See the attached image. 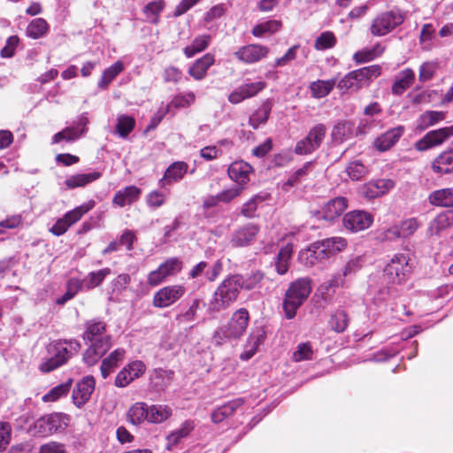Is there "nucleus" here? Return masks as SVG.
Masks as SVG:
<instances>
[{
	"label": "nucleus",
	"instance_id": "nucleus-52",
	"mask_svg": "<svg viewBox=\"0 0 453 453\" xmlns=\"http://www.w3.org/2000/svg\"><path fill=\"white\" fill-rule=\"evenodd\" d=\"M48 24L45 19L37 18L33 19L27 28V36L33 39H38L43 36L48 31Z\"/></svg>",
	"mask_w": 453,
	"mask_h": 453
},
{
	"label": "nucleus",
	"instance_id": "nucleus-27",
	"mask_svg": "<svg viewBox=\"0 0 453 453\" xmlns=\"http://www.w3.org/2000/svg\"><path fill=\"white\" fill-rule=\"evenodd\" d=\"M434 173L449 174L453 173V149L440 153L431 163Z\"/></svg>",
	"mask_w": 453,
	"mask_h": 453
},
{
	"label": "nucleus",
	"instance_id": "nucleus-57",
	"mask_svg": "<svg viewBox=\"0 0 453 453\" xmlns=\"http://www.w3.org/2000/svg\"><path fill=\"white\" fill-rule=\"evenodd\" d=\"M71 388V381L59 384L51 388L47 394L42 396V401L45 403L55 402L60 397L65 395Z\"/></svg>",
	"mask_w": 453,
	"mask_h": 453
},
{
	"label": "nucleus",
	"instance_id": "nucleus-38",
	"mask_svg": "<svg viewBox=\"0 0 453 453\" xmlns=\"http://www.w3.org/2000/svg\"><path fill=\"white\" fill-rule=\"evenodd\" d=\"M415 79V73L413 70L406 68L403 70L396 77L395 81L392 86V92L395 95L403 94L407 88H409L413 83Z\"/></svg>",
	"mask_w": 453,
	"mask_h": 453
},
{
	"label": "nucleus",
	"instance_id": "nucleus-7",
	"mask_svg": "<svg viewBox=\"0 0 453 453\" xmlns=\"http://www.w3.org/2000/svg\"><path fill=\"white\" fill-rule=\"evenodd\" d=\"M404 21L403 14L396 10H391L378 14L372 21L370 32L373 36H384Z\"/></svg>",
	"mask_w": 453,
	"mask_h": 453
},
{
	"label": "nucleus",
	"instance_id": "nucleus-46",
	"mask_svg": "<svg viewBox=\"0 0 453 453\" xmlns=\"http://www.w3.org/2000/svg\"><path fill=\"white\" fill-rule=\"evenodd\" d=\"M124 70L121 61H117L103 72L97 86L100 89H106L109 84Z\"/></svg>",
	"mask_w": 453,
	"mask_h": 453
},
{
	"label": "nucleus",
	"instance_id": "nucleus-42",
	"mask_svg": "<svg viewBox=\"0 0 453 453\" xmlns=\"http://www.w3.org/2000/svg\"><path fill=\"white\" fill-rule=\"evenodd\" d=\"M429 202L435 206H453V187L432 192L429 196Z\"/></svg>",
	"mask_w": 453,
	"mask_h": 453
},
{
	"label": "nucleus",
	"instance_id": "nucleus-45",
	"mask_svg": "<svg viewBox=\"0 0 453 453\" xmlns=\"http://www.w3.org/2000/svg\"><path fill=\"white\" fill-rule=\"evenodd\" d=\"M384 50L385 47L382 46L380 43H377L372 48H365L361 50L357 51L353 55V59L357 64L369 62L381 56Z\"/></svg>",
	"mask_w": 453,
	"mask_h": 453
},
{
	"label": "nucleus",
	"instance_id": "nucleus-64",
	"mask_svg": "<svg viewBox=\"0 0 453 453\" xmlns=\"http://www.w3.org/2000/svg\"><path fill=\"white\" fill-rule=\"evenodd\" d=\"M312 349L310 343H301L298 345L297 349L293 353V360L301 362L303 360H310L312 357Z\"/></svg>",
	"mask_w": 453,
	"mask_h": 453
},
{
	"label": "nucleus",
	"instance_id": "nucleus-12",
	"mask_svg": "<svg viewBox=\"0 0 453 453\" xmlns=\"http://www.w3.org/2000/svg\"><path fill=\"white\" fill-rule=\"evenodd\" d=\"M373 222V216L365 211H352L345 214L343 225L346 229L357 233L369 228Z\"/></svg>",
	"mask_w": 453,
	"mask_h": 453
},
{
	"label": "nucleus",
	"instance_id": "nucleus-58",
	"mask_svg": "<svg viewBox=\"0 0 453 453\" xmlns=\"http://www.w3.org/2000/svg\"><path fill=\"white\" fill-rule=\"evenodd\" d=\"M336 43L334 35L330 31L323 32L317 37L314 47L318 50H325L333 48Z\"/></svg>",
	"mask_w": 453,
	"mask_h": 453
},
{
	"label": "nucleus",
	"instance_id": "nucleus-41",
	"mask_svg": "<svg viewBox=\"0 0 453 453\" xmlns=\"http://www.w3.org/2000/svg\"><path fill=\"white\" fill-rule=\"evenodd\" d=\"M292 254L293 245L290 243L280 250L275 261V268L279 274L283 275L288 271Z\"/></svg>",
	"mask_w": 453,
	"mask_h": 453
},
{
	"label": "nucleus",
	"instance_id": "nucleus-2",
	"mask_svg": "<svg viewBox=\"0 0 453 453\" xmlns=\"http://www.w3.org/2000/svg\"><path fill=\"white\" fill-rule=\"evenodd\" d=\"M250 314L245 308L234 311L229 321L221 326L213 334V340L218 344L225 341L236 340L243 335L249 326Z\"/></svg>",
	"mask_w": 453,
	"mask_h": 453
},
{
	"label": "nucleus",
	"instance_id": "nucleus-22",
	"mask_svg": "<svg viewBox=\"0 0 453 453\" xmlns=\"http://www.w3.org/2000/svg\"><path fill=\"white\" fill-rule=\"evenodd\" d=\"M405 132L403 126H397L380 135L374 142L375 148L380 151H387L392 148Z\"/></svg>",
	"mask_w": 453,
	"mask_h": 453
},
{
	"label": "nucleus",
	"instance_id": "nucleus-9",
	"mask_svg": "<svg viewBox=\"0 0 453 453\" xmlns=\"http://www.w3.org/2000/svg\"><path fill=\"white\" fill-rule=\"evenodd\" d=\"M181 269L182 262L180 260L176 257L169 258L148 274L147 283L151 287L158 286L166 278L179 273Z\"/></svg>",
	"mask_w": 453,
	"mask_h": 453
},
{
	"label": "nucleus",
	"instance_id": "nucleus-23",
	"mask_svg": "<svg viewBox=\"0 0 453 453\" xmlns=\"http://www.w3.org/2000/svg\"><path fill=\"white\" fill-rule=\"evenodd\" d=\"M222 271V263L220 261H217L214 265L209 268L208 264L206 262H200L196 265L189 272L188 277L191 279H196L202 274H204V277L208 281H214L218 276L220 274Z\"/></svg>",
	"mask_w": 453,
	"mask_h": 453
},
{
	"label": "nucleus",
	"instance_id": "nucleus-48",
	"mask_svg": "<svg viewBox=\"0 0 453 453\" xmlns=\"http://www.w3.org/2000/svg\"><path fill=\"white\" fill-rule=\"evenodd\" d=\"M336 84L335 79L327 81L318 80L310 85L311 95L315 98H322L327 96Z\"/></svg>",
	"mask_w": 453,
	"mask_h": 453
},
{
	"label": "nucleus",
	"instance_id": "nucleus-3",
	"mask_svg": "<svg viewBox=\"0 0 453 453\" xmlns=\"http://www.w3.org/2000/svg\"><path fill=\"white\" fill-rule=\"evenodd\" d=\"M242 287L243 280L239 275L225 279L213 294L211 309L216 311L226 309L237 299Z\"/></svg>",
	"mask_w": 453,
	"mask_h": 453
},
{
	"label": "nucleus",
	"instance_id": "nucleus-8",
	"mask_svg": "<svg viewBox=\"0 0 453 453\" xmlns=\"http://www.w3.org/2000/svg\"><path fill=\"white\" fill-rule=\"evenodd\" d=\"M326 134L324 124L319 123L313 126L307 135L298 141L295 147V152L298 155H308L318 150L322 144Z\"/></svg>",
	"mask_w": 453,
	"mask_h": 453
},
{
	"label": "nucleus",
	"instance_id": "nucleus-19",
	"mask_svg": "<svg viewBox=\"0 0 453 453\" xmlns=\"http://www.w3.org/2000/svg\"><path fill=\"white\" fill-rule=\"evenodd\" d=\"M349 201L346 197L337 196L328 200L322 207L324 219L332 221L339 218L348 208Z\"/></svg>",
	"mask_w": 453,
	"mask_h": 453
},
{
	"label": "nucleus",
	"instance_id": "nucleus-24",
	"mask_svg": "<svg viewBox=\"0 0 453 453\" xmlns=\"http://www.w3.org/2000/svg\"><path fill=\"white\" fill-rule=\"evenodd\" d=\"M88 124V119L81 116L78 119L77 127H66L61 132L57 133L52 139V143H58L63 140L71 142L78 139L84 132L85 126Z\"/></svg>",
	"mask_w": 453,
	"mask_h": 453
},
{
	"label": "nucleus",
	"instance_id": "nucleus-36",
	"mask_svg": "<svg viewBox=\"0 0 453 453\" xmlns=\"http://www.w3.org/2000/svg\"><path fill=\"white\" fill-rule=\"evenodd\" d=\"M242 399H235L219 407L211 413V420L214 423H220L225 418L232 416L235 411L242 405Z\"/></svg>",
	"mask_w": 453,
	"mask_h": 453
},
{
	"label": "nucleus",
	"instance_id": "nucleus-63",
	"mask_svg": "<svg viewBox=\"0 0 453 453\" xmlns=\"http://www.w3.org/2000/svg\"><path fill=\"white\" fill-rule=\"evenodd\" d=\"M12 426L9 422H0V452L6 449L11 442Z\"/></svg>",
	"mask_w": 453,
	"mask_h": 453
},
{
	"label": "nucleus",
	"instance_id": "nucleus-20",
	"mask_svg": "<svg viewBox=\"0 0 453 453\" xmlns=\"http://www.w3.org/2000/svg\"><path fill=\"white\" fill-rule=\"evenodd\" d=\"M395 186L393 180L389 179H381L375 181H371L362 187V196L372 199L384 196L390 191Z\"/></svg>",
	"mask_w": 453,
	"mask_h": 453
},
{
	"label": "nucleus",
	"instance_id": "nucleus-60",
	"mask_svg": "<svg viewBox=\"0 0 453 453\" xmlns=\"http://www.w3.org/2000/svg\"><path fill=\"white\" fill-rule=\"evenodd\" d=\"M196 101V95L193 92L186 94H178L171 101V105L175 108H187L192 105Z\"/></svg>",
	"mask_w": 453,
	"mask_h": 453
},
{
	"label": "nucleus",
	"instance_id": "nucleus-51",
	"mask_svg": "<svg viewBox=\"0 0 453 453\" xmlns=\"http://www.w3.org/2000/svg\"><path fill=\"white\" fill-rule=\"evenodd\" d=\"M111 273L110 268H104L96 272L89 273L85 279H83L84 288L92 289L99 286L104 280Z\"/></svg>",
	"mask_w": 453,
	"mask_h": 453
},
{
	"label": "nucleus",
	"instance_id": "nucleus-1",
	"mask_svg": "<svg viewBox=\"0 0 453 453\" xmlns=\"http://www.w3.org/2000/svg\"><path fill=\"white\" fill-rule=\"evenodd\" d=\"M48 357L39 366L42 372H50L64 365L72 356L81 349V343L75 339L51 341L46 347Z\"/></svg>",
	"mask_w": 453,
	"mask_h": 453
},
{
	"label": "nucleus",
	"instance_id": "nucleus-47",
	"mask_svg": "<svg viewBox=\"0 0 453 453\" xmlns=\"http://www.w3.org/2000/svg\"><path fill=\"white\" fill-rule=\"evenodd\" d=\"M165 4L163 0H156L147 4L143 8L146 20L151 24H157L160 19V13L165 9Z\"/></svg>",
	"mask_w": 453,
	"mask_h": 453
},
{
	"label": "nucleus",
	"instance_id": "nucleus-10",
	"mask_svg": "<svg viewBox=\"0 0 453 453\" xmlns=\"http://www.w3.org/2000/svg\"><path fill=\"white\" fill-rule=\"evenodd\" d=\"M186 293V288L180 284L168 285L158 291L153 296V306L159 309H164L171 306L179 301Z\"/></svg>",
	"mask_w": 453,
	"mask_h": 453
},
{
	"label": "nucleus",
	"instance_id": "nucleus-26",
	"mask_svg": "<svg viewBox=\"0 0 453 453\" xmlns=\"http://www.w3.org/2000/svg\"><path fill=\"white\" fill-rule=\"evenodd\" d=\"M258 231L257 226L248 224L234 233L231 242L235 247L249 245L255 239Z\"/></svg>",
	"mask_w": 453,
	"mask_h": 453
},
{
	"label": "nucleus",
	"instance_id": "nucleus-40",
	"mask_svg": "<svg viewBox=\"0 0 453 453\" xmlns=\"http://www.w3.org/2000/svg\"><path fill=\"white\" fill-rule=\"evenodd\" d=\"M101 173L98 172H92L88 173H78L68 177L65 184L68 188H76L84 187L99 179Z\"/></svg>",
	"mask_w": 453,
	"mask_h": 453
},
{
	"label": "nucleus",
	"instance_id": "nucleus-56",
	"mask_svg": "<svg viewBox=\"0 0 453 453\" xmlns=\"http://www.w3.org/2000/svg\"><path fill=\"white\" fill-rule=\"evenodd\" d=\"M135 120L134 118L127 115H121L118 118L116 129L119 136L127 137L134 128Z\"/></svg>",
	"mask_w": 453,
	"mask_h": 453
},
{
	"label": "nucleus",
	"instance_id": "nucleus-21",
	"mask_svg": "<svg viewBox=\"0 0 453 453\" xmlns=\"http://www.w3.org/2000/svg\"><path fill=\"white\" fill-rule=\"evenodd\" d=\"M251 171V165L241 160L233 162L227 169V173L229 178L238 184V187L244 188L250 180Z\"/></svg>",
	"mask_w": 453,
	"mask_h": 453
},
{
	"label": "nucleus",
	"instance_id": "nucleus-17",
	"mask_svg": "<svg viewBox=\"0 0 453 453\" xmlns=\"http://www.w3.org/2000/svg\"><path fill=\"white\" fill-rule=\"evenodd\" d=\"M96 381L92 376H87L78 382L73 391V402L78 407H82L89 399L95 389Z\"/></svg>",
	"mask_w": 453,
	"mask_h": 453
},
{
	"label": "nucleus",
	"instance_id": "nucleus-50",
	"mask_svg": "<svg viewBox=\"0 0 453 453\" xmlns=\"http://www.w3.org/2000/svg\"><path fill=\"white\" fill-rule=\"evenodd\" d=\"M211 39L210 35H202L196 37L190 45L184 48L185 56L192 58L195 54L204 50L209 46Z\"/></svg>",
	"mask_w": 453,
	"mask_h": 453
},
{
	"label": "nucleus",
	"instance_id": "nucleus-25",
	"mask_svg": "<svg viewBox=\"0 0 453 453\" xmlns=\"http://www.w3.org/2000/svg\"><path fill=\"white\" fill-rule=\"evenodd\" d=\"M265 339V332L262 327H257L250 334L247 343L244 347V351L241 354V358L249 360L257 352L258 347L264 342Z\"/></svg>",
	"mask_w": 453,
	"mask_h": 453
},
{
	"label": "nucleus",
	"instance_id": "nucleus-37",
	"mask_svg": "<svg viewBox=\"0 0 453 453\" xmlns=\"http://www.w3.org/2000/svg\"><path fill=\"white\" fill-rule=\"evenodd\" d=\"M319 248H321L323 253L325 254L326 258L330 256L342 251L345 249L347 245V242L342 237H331L326 238L321 242H319Z\"/></svg>",
	"mask_w": 453,
	"mask_h": 453
},
{
	"label": "nucleus",
	"instance_id": "nucleus-6",
	"mask_svg": "<svg viewBox=\"0 0 453 453\" xmlns=\"http://www.w3.org/2000/svg\"><path fill=\"white\" fill-rule=\"evenodd\" d=\"M411 259L407 254L395 255L385 266L384 278L391 284H402L407 280L412 272Z\"/></svg>",
	"mask_w": 453,
	"mask_h": 453
},
{
	"label": "nucleus",
	"instance_id": "nucleus-43",
	"mask_svg": "<svg viewBox=\"0 0 453 453\" xmlns=\"http://www.w3.org/2000/svg\"><path fill=\"white\" fill-rule=\"evenodd\" d=\"M127 421L132 425L137 426L142 424L143 421H148V406L144 403H135L133 404L127 413Z\"/></svg>",
	"mask_w": 453,
	"mask_h": 453
},
{
	"label": "nucleus",
	"instance_id": "nucleus-13",
	"mask_svg": "<svg viewBox=\"0 0 453 453\" xmlns=\"http://www.w3.org/2000/svg\"><path fill=\"white\" fill-rule=\"evenodd\" d=\"M146 371V365L142 361L135 360L127 364L117 374L115 378V386L125 388L134 380L141 377Z\"/></svg>",
	"mask_w": 453,
	"mask_h": 453
},
{
	"label": "nucleus",
	"instance_id": "nucleus-11",
	"mask_svg": "<svg viewBox=\"0 0 453 453\" xmlns=\"http://www.w3.org/2000/svg\"><path fill=\"white\" fill-rule=\"evenodd\" d=\"M453 137V126L445 127L426 133L416 142L414 147L418 151H426L444 143Z\"/></svg>",
	"mask_w": 453,
	"mask_h": 453
},
{
	"label": "nucleus",
	"instance_id": "nucleus-32",
	"mask_svg": "<svg viewBox=\"0 0 453 453\" xmlns=\"http://www.w3.org/2000/svg\"><path fill=\"white\" fill-rule=\"evenodd\" d=\"M109 350L108 339L91 344L83 354V360L88 365H95Z\"/></svg>",
	"mask_w": 453,
	"mask_h": 453
},
{
	"label": "nucleus",
	"instance_id": "nucleus-16",
	"mask_svg": "<svg viewBox=\"0 0 453 453\" xmlns=\"http://www.w3.org/2000/svg\"><path fill=\"white\" fill-rule=\"evenodd\" d=\"M265 87L266 83L261 81L242 84L229 94L228 101L234 104H239L247 98L255 96Z\"/></svg>",
	"mask_w": 453,
	"mask_h": 453
},
{
	"label": "nucleus",
	"instance_id": "nucleus-62",
	"mask_svg": "<svg viewBox=\"0 0 453 453\" xmlns=\"http://www.w3.org/2000/svg\"><path fill=\"white\" fill-rule=\"evenodd\" d=\"M347 173L353 180H358L363 178L366 173V167L359 161H354L347 166Z\"/></svg>",
	"mask_w": 453,
	"mask_h": 453
},
{
	"label": "nucleus",
	"instance_id": "nucleus-29",
	"mask_svg": "<svg viewBox=\"0 0 453 453\" xmlns=\"http://www.w3.org/2000/svg\"><path fill=\"white\" fill-rule=\"evenodd\" d=\"M453 226V209L445 211L437 215L431 222L428 227L430 235H439L444 230Z\"/></svg>",
	"mask_w": 453,
	"mask_h": 453
},
{
	"label": "nucleus",
	"instance_id": "nucleus-54",
	"mask_svg": "<svg viewBox=\"0 0 453 453\" xmlns=\"http://www.w3.org/2000/svg\"><path fill=\"white\" fill-rule=\"evenodd\" d=\"M94 206L93 202H89L87 204L80 205L73 210L66 212L63 218L68 223V225L71 226L76 222H78L83 215H85L87 212H88Z\"/></svg>",
	"mask_w": 453,
	"mask_h": 453
},
{
	"label": "nucleus",
	"instance_id": "nucleus-53",
	"mask_svg": "<svg viewBox=\"0 0 453 453\" xmlns=\"http://www.w3.org/2000/svg\"><path fill=\"white\" fill-rule=\"evenodd\" d=\"M348 324V315L344 311L337 310L332 313L329 325L334 331L342 333L347 328Z\"/></svg>",
	"mask_w": 453,
	"mask_h": 453
},
{
	"label": "nucleus",
	"instance_id": "nucleus-14",
	"mask_svg": "<svg viewBox=\"0 0 453 453\" xmlns=\"http://www.w3.org/2000/svg\"><path fill=\"white\" fill-rule=\"evenodd\" d=\"M268 53L266 46L253 43L241 47L234 52V56L239 61L250 65L265 58Z\"/></svg>",
	"mask_w": 453,
	"mask_h": 453
},
{
	"label": "nucleus",
	"instance_id": "nucleus-49",
	"mask_svg": "<svg viewBox=\"0 0 453 453\" xmlns=\"http://www.w3.org/2000/svg\"><path fill=\"white\" fill-rule=\"evenodd\" d=\"M172 415V409L167 405H151L148 407V422L161 423Z\"/></svg>",
	"mask_w": 453,
	"mask_h": 453
},
{
	"label": "nucleus",
	"instance_id": "nucleus-28",
	"mask_svg": "<svg viewBox=\"0 0 453 453\" xmlns=\"http://www.w3.org/2000/svg\"><path fill=\"white\" fill-rule=\"evenodd\" d=\"M326 259L319 243L315 242L309 248L299 252L298 260L307 267H312L315 265Z\"/></svg>",
	"mask_w": 453,
	"mask_h": 453
},
{
	"label": "nucleus",
	"instance_id": "nucleus-44",
	"mask_svg": "<svg viewBox=\"0 0 453 453\" xmlns=\"http://www.w3.org/2000/svg\"><path fill=\"white\" fill-rule=\"evenodd\" d=\"M272 101L270 99L265 100L261 106L250 117V125L253 128H257L261 124H265L272 111Z\"/></svg>",
	"mask_w": 453,
	"mask_h": 453
},
{
	"label": "nucleus",
	"instance_id": "nucleus-18",
	"mask_svg": "<svg viewBox=\"0 0 453 453\" xmlns=\"http://www.w3.org/2000/svg\"><path fill=\"white\" fill-rule=\"evenodd\" d=\"M188 165L183 161L172 163L165 171L163 177L159 180L160 188H165L173 182L180 181L187 173Z\"/></svg>",
	"mask_w": 453,
	"mask_h": 453
},
{
	"label": "nucleus",
	"instance_id": "nucleus-5",
	"mask_svg": "<svg viewBox=\"0 0 453 453\" xmlns=\"http://www.w3.org/2000/svg\"><path fill=\"white\" fill-rule=\"evenodd\" d=\"M70 417L61 412L51 413L41 417L28 427V433L33 436L46 437L66 429Z\"/></svg>",
	"mask_w": 453,
	"mask_h": 453
},
{
	"label": "nucleus",
	"instance_id": "nucleus-31",
	"mask_svg": "<svg viewBox=\"0 0 453 453\" xmlns=\"http://www.w3.org/2000/svg\"><path fill=\"white\" fill-rule=\"evenodd\" d=\"M142 194V190L136 186L131 185L126 187L123 189L119 190L114 197L113 203L118 205L119 207H124L127 204H131L138 200L140 195Z\"/></svg>",
	"mask_w": 453,
	"mask_h": 453
},
{
	"label": "nucleus",
	"instance_id": "nucleus-15",
	"mask_svg": "<svg viewBox=\"0 0 453 453\" xmlns=\"http://www.w3.org/2000/svg\"><path fill=\"white\" fill-rule=\"evenodd\" d=\"M106 324L103 321L91 319L86 322L83 339L91 344L108 339L109 349L111 347V337L105 334Z\"/></svg>",
	"mask_w": 453,
	"mask_h": 453
},
{
	"label": "nucleus",
	"instance_id": "nucleus-55",
	"mask_svg": "<svg viewBox=\"0 0 453 453\" xmlns=\"http://www.w3.org/2000/svg\"><path fill=\"white\" fill-rule=\"evenodd\" d=\"M281 27V22L279 20H268L255 26L252 29V35L256 37H261L265 34H273L278 31Z\"/></svg>",
	"mask_w": 453,
	"mask_h": 453
},
{
	"label": "nucleus",
	"instance_id": "nucleus-4",
	"mask_svg": "<svg viewBox=\"0 0 453 453\" xmlns=\"http://www.w3.org/2000/svg\"><path fill=\"white\" fill-rule=\"evenodd\" d=\"M311 291V281L307 278L298 279L289 286L283 302L287 319H291L296 316L297 309L307 299Z\"/></svg>",
	"mask_w": 453,
	"mask_h": 453
},
{
	"label": "nucleus",
	"instance_id": "nucleus-59",
	"mask_svg": "<svg viewBox=\"0 0 453 453\" xmlns=\"http://www.w3.org/2000/svg\"><path fill=\"white\" fill-rule=\"evenodd\" d=\"M344 283V278L340 273H335L332 276V278L324 282L319 287V291L322 295H328L330 292H334V290L342 286Z\"/></svg>",
	"mask_w": 453,
	"mask_h": 453
},
{
	"label": "nucleus",
	"instance_id": "nucleus-35",
	"mask_svg": "<svg viewBox=\"0 0 453 453\" xmlns=\"http://www.w3.org/2000/svg\"><path fill=\"white\" fill-rule=\"evenodd\" d=\"M354 134V124L349 121L338 122L333 127L331 136L334 143H342L349 140Z\"/></svg>",
	"mask_w": 453,
	"mask_h": 453
},
{
	"label": "nucleus",
	"instance_id": "nucleus-33",
	"mask_svg": "<svg viewBox=\"0 0 453 453\" xmlns=\"http://www.w3.org/2000/svg\"><path fill=\"white\" fill-rule=\"evenodd\" d=\"M366 86L367 84L361 79L357 70L346 74L337 84L338 88L342 92L348 90L357 91Z\"/></svg>",
	"mask_w": 453,
	"mask_h": 453
},
{
	"label": "nucleus",
	"instance_id": "nucleus-39",
	"mask_svg": "<svg viewBox=\"0 0 453 453\" xmlns=\"http://www.w3.org/2000/svg\"><path fill=\"white\" fill-rule=\"evenodd\" d=\"M445 118L446 113L444 111H426L418 117L417 120V127L419 130H425L441 121H443Z\"/></svg>",
	"mask_w": 453,
	"mask_h": 453
},
{
	"label": "nucleus",
	"instance_id": "nucleus-30",
	"mask_svg": "<svg viewBox=\"0 0 453 453\" xmlns=\"http://www.w3.org/2000/svg\"><path fill=\"white\" fill-rule=\"evenodd\" d=\"M215 58L212 54L207 53L197 59L188 69V73L196 81L203 80L208 69L214 64Z\"/></svg>",
	"mask_w": 453,
	"mask_h": 453
},
{
	"label": "nucleus",
	"instance_id": "nucleus-34",
	"mask_svg": "<svg viewBox=\"0 0 453 453\" xmlns=\"http://www.w3.org/2000/svg\"><path fill=\"white\" fill-rule=\"evenodd\" d=\"M125 355L126 350L119 348L113 350L107 357L103 359L100 370L104 379H106L113 372L119 363L124 359Z\"/></svg>",
	"mask_w": 453,
	"mask_h": 453
},
{
	"label": "nucleus",
	"instance_id": "nucleus-61",
	"mask_svg": "<svg viewBox=\"0 0 453 453\" xmlns=\"http://www.w3.org/2000/svg\"><path fill=\"white\" fill-rule=\"evenodd\" d=\"M398 226L402 238H407L417 231L420 226V223L417 219L410 218L403 220Z\"/></svg>",
	"mask_w": 453,
	"mask_h": 453
}]
</instances>
